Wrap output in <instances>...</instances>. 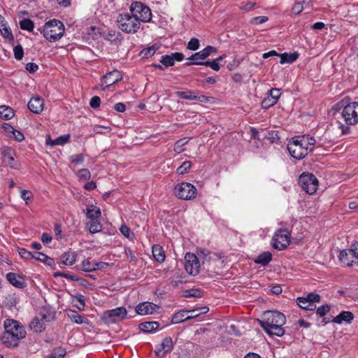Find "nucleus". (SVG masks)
Here are the masks:
<instances>
[{"label": "nucleus", "mask_w": 358, "mask_h": 358, "mask_svg": "<svg viewBox=\"0 0 358 358\" xmlns=\"http://www.w3.org/2000/svg\"><path fill=\"white\" fill-rule=\"evenodd\" d=\"M354 315L350 311H343L333 319V322L337 324H341L343 322L350 323L353 320Z\"/></svg>", "instance_id": "30"}, {"label": "nucleus", "mask_w": 358, "mask_h": 358, "mask_svg": "<svg viewBox=\"0 0 358 358\" xmlns=\"http://www.w3.org/2000/svg\"><path fill=\"white\" fill-rule=\"evenodd\" d=\"M66 355V350L62 348H57L45 358H64Z\"/></svg>", "instance_id": "44"}, {"label": "nucleus", "mask_w": 358, "mask_h": 358, "mask_svg": "<svg viewBox=\"0 0 358 358\" xmlns=\"http://www.w3.org/2000/svg\"><path fill=\"white\" fill-rule=\"evenodd\" d=\"M101 215V209L94 205H90L87 207L86 216L91 220L99 219Z\"/></svg>", "instance_id": "29"}, {"label": "nucleus", "mask_w": 358, "mask_h": 358, "mask_svg": "<svg viewBox=\"0 0 358 358\" xmlns=\"http://www.w3.org/2000/svg\"><path fill=\"white\" fill-rule=\"evenodd\" d=\"M189 141L188 138H183L177 141L174 145L173 150L177 153H181L184 151L183 146Z\"/></svg>", "instance_id": "43"}, {"label": "nucleus", "mask_w": 358, "mask_h": 358, "mask_svg": "<svg viewBox=\"0 0 358 358\" xmlns=\"http://www.w3.org/2000/svg\"><path fill=\"white\" fill-rule=\"evenodd\" d=\"M280 96V90L277 88H273L270 90L269 94L264 99L262 102V106L264 108H268L271 106L275 105Z\"/></svg>", "instance_id": "17"}, {"label": "nucleus", "mask_w": 358, "mask_h": 358, "mask_svg": "<svg viewBox=\"0 0 358 358\" xmlns=\"http://www.w3.org/2000/svg\"><path fill=\"white\" fill-rule=\"evenodd\" d=\"M40 318L45 324L55 319V311L48 308H43L40 311Z\"/></svg>", "instance_id": "26"}, {"label": "nucleus", "mask_w": 358, "mask_h": 358, "mask_svg": "<svg viewBox=\"0 0 358 358\" xmlns=\"http://www.w3.org/2000/svg\"><path fill=\"white\" fill-rule=\"evenodd\" d=\"M101 103V99L97 96H93L90 102V105L92 108H96L100 106Z\"/></svg>", "instance_id": "61"}, {"label": "nucleus", "mask_w": 358, "mask_h": 358, "mask_svg": "<svg viewBox=\"0 0 358 358\" xmlns=\"http://www.w3.org/2000/svg\"><path fill=\"white\" fill-rule=\"evenodd\" d=\"M101 29L95 26H90L85 29V35L87 40L96 39L101 35Z\"/></svg>", "instance_id": "32"}, {"label": "nucleus", "mask_w": 358, "mask_h": 358, "mask_svg": "<svg viewBox=\"0 0 358 358\" xmlns=\"http://www.w3.org/2000/svg\"><path fill=\"white\" fill-rule=\"evenodd\" d=\"M338 259L340 262L345 266H352L356 263L352 250L341 251Z\"/></svg>", "instance_id": "19"}, {"label": "nucleus", "mask_w": 358, "mask_h": 358, "mask_svg": "<svg viewBox=\"0 0 358 358\" xmlns=\"http://www.w3.org/2000/svg\"><path fill=\"white\" fill-rule=\"evenodd\" d=\"M14 129H15L8 123H4L2 125L3 132L9 137H11V134L14 131Z\"/></svg>", "instance_id": "58"}, {"label": "nucleus", "mask_w": 358, "mask_h": 358, "mask_svg": "<svg viewBox=\"0 0 358 358\" xmlns=\"http://www.w3.org/2000/svg\"><path fill=\"white\" fill-rule=\"evenodd\" d=\"M62 259L65 265L71 266L76 260V254L73 251L64 252L62 256Z\"/></svg>", "instance_id": "34"}, {"label": "nucleus", "mask_w": 358, "mask_h": 358, "mask_svg": "<svg viewBox=\"0 0 358 358\" xmlns=\"http://www.w3.org/2000/svg\"><path fill=\"white\" fill-rule=\"evenodd\" d=\"M185 269L190 275H196L199 273L200 262L194 253L187 252L185 256Z\"/></svg>", "instance_id": "10"}, {"label": "nucleus", "mask_w": 358, "mask_h": 358, "mask_svg": "<svg viewBox=\"0 0 358 358\" xmlns=\"http://www.w3.org/2000/svg\"><path fill=\"white\" fill-rule=\"evenodd\" d=\"M196 315H187V311L185 310H180L174 314L172 317L171 322L173 324H179L184 321L196 318Z\"/></svg>", "instance_id": "23"}, {"label": "nucleus", "mask_w": 358, "mask_h": 358, "mask_svg": "<svg viewBox=\"0 0 358 358\" xmlns=\"http://www.w3.org/2000/svg\"><path fill=\"white\" fill-rule=\"evenodd\" d=\"M196 188L189 182H181L175 186L174 194L181 199L190 200L194 199L196 195Z\"/></svg>", "instance_id": "7"}, {"label": "nucleus", "mask_w": 358, "mask_h": 358, "mask_svg": "<svg viewBox=\"0 0 358 358\" xmlns=\"http://www.w3.org/2000/svg\"><path fill=\"white\" fill-rule=\"evenodd\" d=\"M176 95L181 99L186 100H195L201 103H208L210 97L203 94H199L198 92L194 90L178 91Z\"/></svg>", "instance_id": "13"}, {"label": "nucleus", "mask_w": 358, "mask_h": 358, "mask_svg": "<svg viewBox=\"0 0 358 358\" xmlns=\"http://www.w3.org/2000/svg\"><path fill=\"white\" fill-rule=\"evenodd\" d=\"M15 113L13 110L7 106H0V117L1 119L8 120L13 117Z\"/></svg>", "instance_id": "35"}, {"label": "nucleus", "mask_w": 358, "mask_h": 358, "mask_svg": "<svg viewBox=\"0 0 358 358\" xmlns=\"http://www.w3.org/2000/svg\"><path fill=\"white\" fill-rule=\"evenodd\" d=\"M122 76L117 70L107 73L101 80L100 86L103 90L121 80Z\"/></svg>", "instance_id": "12"}, {"label": "nucleus", "mask_w": 358, "mask_h": 358, "mask_svg": "<svg viewBox=\"0 0 358 358\" xmlns=\"http://www.w3.org/2000/svg\"><path fill=\"white\" fill-rule=\"evenodd\" d=\"M21 198L28 203V201L31 200L33 198V194L30 191L23 189L21 191Z\"/></svg>", "instance_id": "55"}, {"label": "nucleus", "mask_w": 358, "mask_h": 358, "mask_svg": "<svg viewBox=\"0 0 358 358\" xmlns=\"http://www.w3.org/2000/svg\"><path fill=\"white\" fill-rule=\"evenodd\" d=\"M20 27L23 30L33 31L34 24L30 19H23L20 22Z\"/></svg>", "instance_id": "45"}, {"label": "nucleus", "mask_w": 358, "mask_h": 358, "mask_svg": "<svg viewBox=\"0 0 358 358\" xmlns=\"http://www.w3.org/2000/svg\"><path fill=\"white\" fill-rule=\"evenodd\" d=\"M303 10V6L301 3H296L292 9V11L295 15H299Z\"/></svg>", "instance_id": "63"}, {"label": "nucleus", "mask_w": 358, "mask_h": 358, "mask_svg": "<svg viewBox=\"0 0 358 358\" xmlns=\"http://www.w3.org/2000/svg\"><path fill=\"white\" fill-rule=\"evenodd\" d=\"M192 64H194V65H205L206 66H210L212 69H213L215 71H218L220 70V66L219 63L217 62H216L215 59L213 60L212 62H209V61L204 62H187L186 64V65H187V66L192 65Z\"/></svg>", "instance_id": "37"}, {"label": "nucleus", "mask_w": 358, "mask_h": 358, "mask_svg": "<svg viewBox=\"0 0 358 358\" xmlns=\"http://www.w3.org/2000/svg\"><path fill=\"white\" fill-rule=\"evenodd\" d=\"M271 254L268 252H265L259 255L255 259V262L262 264V266H266L271 261Z\"/></svg>", "instance_id": "36"}, {"label": "nucleus", "mask_w": 358, "mask_h": 358, "mask_svg": "<svg viewBox=\"0 0 358 358\" xmlns=\"http://www.w3.org/2000/svg\"><path fill=\"white\" fill-rule=\"evenodd\" d=\"M187 49L190 50H196L199 48V41L196 38H192L187 43Z\"/></svg>", "instance_id": "53"}, {"label": "nucleus", "mask_w": 358, "mask_h": 358, "mask_svg": "<svg viewBox=\"0 0 358 358\" xmlns=\"http://www.w3.org/2000/svg\"><path fill=\"white\" fill-rule=\"evenodd\" d=\"M315 140L313 136L303 135L295 136L287 144L290 155L296 159L304 158L315 148Z\"/></svg>", "instance_id": "2"}, {"label": "nucleus", "mask_w": 358, "mask_h": 358, "mask_svg": "<svg viewBox=\"0 0 358 358\" xmlns=\"http://www.w3.org/2000/svg\"><path fill=\"white\" fill-rule=\"evenodd\" d=\"M129 11L141 23L149 22L152 20L150 8L141 1H134L129 6Z\"/></svg>", "instance_id": "6"}, {"label": "nucleus", "mask_w": 358, "mask_h": 358, "mask_svg": "<svg viewBox=\"0 0 358 358\" xmlns=\"http://www.w3.org/2000/svg\"><path fill=\"white\" fill-rule=\"evenodd\" d=\"M297 305L305 310H312L315 309L316 306L313 303H310L306 297H298L296 299Z\"/></svg>", "instance_id": "33"}, {"label": "nucleus", "mask_w": 358, "mask_h": 358, "mask_svg": "<svg viewBox=\"0 0 358 358\" xmlns=\"http://www.w3.org/2000/svg\"><path fill=\"white\" fill-rule=\"evenodd\" d=\"M160 62L166 67L172 66L174 64V58L171 55H163L161 57Z\"/></svg>", "instance_id": "50"}, {"label": "nucleus", "mask_w": 358, "mask_h": 358, "mask_svg": "<svg viewBox=\"0 0 358 358\" xmlns=\"http://www.w3.org/2000/svg\"><path fill=\"white\" fill-rule=\"evenodd\" d=\"M39 31L47 41L54 43L63 36L65 28L61 21L54 19L47 22L42 29H39Z\"/></svg>", "instance_id": "4"}, {"label": "nucleus", "mask_w": 358, "mask_h": 358, "mask_svg": "<svg viewBox=\"0 0 358 358\" xmlns=\"http://www.w3.org/2000/svg\"><path fill=\"white\" fill-rule=\"evenodd\" d=\"M173 348V340L171 337H166L162 343L156 345L155 353L158 357H163L166 353L172 350Z\"/></svg>", "instance_id": "14"}, {"label": "nucleus", "mask_w": 358, "mask_h": 358, "mask_svg": "<svg viewBox=\"0 0 358 358\" xmlns=\"http://www.w3.org/2000/svg\"><path fill=\"white\" fill-rule=\"evenodd\" d=\"M33 259L44 262L47 265H51L53 262V259L52 258L40 252H34Z\"/></svg>", "instance_id": "40"}, {"label": "nucleus", "mask_w": 358, "mask_h": 358, "mask_svg": "<svg viewBox=\"0 0 358 358\" xmlns=\"http://www.w3.org/2000/svg\"><path fill=\"white\" fill-rule=\"evenodd\" d=\"M14 157L12 155L4 156L3 162L6 163L8 166H10L11 168H15V164H14Z\"/></svg>", "instance_id": "64"}, {"label": "nucleus", "mask_w": 358, "mask_h": 358, "mask_svg": "<svg viewBox=\"0 0 358 358\" xmlns=\"http://www.w3.org/2000/svg\"><path fill=\"white\" fill-rule=\"evenodd\" d=\"M109 322H117L127 317V311L124 307H118L107 312Z\"/></svg>", "instance_id": "16"}, {"label": "nucleus", "mask_w": 358, "mask_h": 358, "mask_svg": "<svg viewBox=\"0 0 358 358\" xmlns=\"http://www.w3.org/2000/svg\"><path fill=\"white\" fill-rule=\"evenodd\" d=\"M330 308L328 306H320L316 311V314L320 317H324L329 311Z\"/></svg>", "instance_id": "56"}, {"label": "nucleus", "mask_w": 358, "mask_h": 358, "mask_svg": "<svg viewBox=\"0 0 358 358\" xmlns=\"http://www.w3.org/2000/svg\"><path fill=\"white\" fill-rule=\"evenodd\" d=\"M117 23L122 31L128 34L136 33L141 27V22L131 13L120 14Z\"/></svg>", "instance_id": "5"}, {"label": "nucleus", "mask_w": 358, "mask_h": 358, "mask_svg": "<svg viewBox=\"0 0 358 358\" xmlns=\"http://www.w3.org/2000/svg\"><path fill=\"white\" fill-rule=\"evenodd\" d=\"M28 108L34 113L38 114L42 112L44 107V101L39 96L32 97L28 103Z\"/></svg>", "instance_id": "20"}, {"label": "nucleus", "mask_w": 358, "mask_h": 358, "mask_svg": "<svg viewBox=\"0 0 358 358\" xmlns=\"http://www.w3.org/2000/svg\"><path fill=\"white\" fill-rule=\"evenodd\" d=\"M159 324L157 322H145L139 325V329L145 333H153L158 329Z\"/></svg>", "instance_id": "27"}, {"label": "nucleus", "mask_w": 358, "mask_h": 358, "mask_svg": "<svg viewBox=\"0 0 358 358\" xmlns=\"http://www.w3.org/2000/svg\"><path fill=\"white\" fill-rule=\"evenodd\" d=\"M73 302L74 303V306L80 310H83L85 307V298L83 295L80 294H76L73 296Z\"/></svg>", "instance_id": "38"}, {"label": "nucleus", "mask_w": 358, "mask_h": 358, "mask_svg": "<svg viewBox=\"0 0 358 358\" xmlns=\"http://www.w3.org/2000/svg\"><path fill=\"white\" fill-rule=\"evenodd\" d=\"M0 31L5 38L13 39V36L10 28L8 26L5 18L0 15Z\"/></svg>", "instance_id": "25"}, {"label": "nucleus", "mask_w": 358, "mask_h": 358, "mask_svg": "<svg viewBox=\"0 0 358 358\" xmlns=\"http://www.w3.org/2000/svg\"><path fill=\"white\" fill-rule=\"evenodd\" d=\"M341 116L345 125L341 124L339 128L342 134H347L350 132V126L358 124V102H350L344 106Z\"/></svg>", "instance_id": "3"}, {"label": "nucleus", "mask_w": 358, "mask_h": 358, "mask_svg": "<svg viewBox=\"0 0 358 358\" xmlns=\"http://www.w3.org/2000/svg\"><path fill=\"white\" fill-rule=\"evenodd\" d=\"M306 297L308 301H309L310 303H313L314 304L316 302H319L320 301V296L318 294L313 292L309 293Z\"/></svg>", "instance_id": "57"}, {"label": "nucleus", "mask_w": 358, "mask_h": 358, "mask_svg": "<svg viewBox=\"0 0 358 358\" xmlns=\"http://www.w3.org/2000/svg\"><path fill=\"white\" fill-rule=\"evenodd\" d=\"M25 69L27 71L32 73L36 72L38 69V66L35 63L29 62L26 64Z\"/></svg>", "instance_id": "62"}, {"label": "nucleus", "mask_w": 358, "mask_h": 358, "mask_svg": "<svg viewBox=\"0 0 358 358\" xmlns=\"http://www.w3.org/2000/svg\"><path fill=\"white\" fill-rule=\"evenodd\" d=\"M18 253L20 257L24 259H33L34 253L27 250L25 248H19Z\"/></svg>", "instance_id": "54"}, {"label": "nucleus", "mask_w": 358, "mask_h": 358, "mask_svg": "<svg viewBox=\"0 0 358 358\" xmlns=\"http://www.w3.org/2000/svg\"><path fill=\"white\" fill-rule=\"evenodd\" d=\"M201 292L199 289H189L186 291L185 296L201 297Z\"/></svg>", "instance_id": "60"}, {"label": "nucleus", "mask_w": 358, "mask_h": 358, "mask_svg": "<svg viewBox=\"0 0 358 358\" xmlns=\"http://www.w3.org/2000/svg\"><path fill=\"white\" fill-rule=\"evenodd\" d=\"M69 138L70 135L69 134L60 136L54 140H52L50 136H47L45 143L46 145L52 147L55 145H64L69 141Z\"/></svg>", "instance_id": "22"}, {"label": "nucleus", "mask_w": 358, "mask_h": 358, "mask_svg": "<svg viewBox=\"0 0 358 358\" xmlns=\"http://www.w3.org/2000/svg\"><path fill=\"white\" fill-rule=\"evenodd\" d=\"M152 252L153 257L157 262L162 263L165 260V252L160 245H154L152 246Z\"/></svg>", "instance_id": "31"}, {"label": "nucleus", "mask_w": 358, "mask_h": 358, "mask_svg": "<svg viewBox=\"0 0 358 358\" xmlns=\"http://www.w3.org/2000/svg\"><path fill=\"white\" fill-rule=\"evenodd\" d=\"M297 57L298 56L296 54H282L280 55V63H292L297 59Z\"/></svg>", "instance_id": "48"}, {"label": "nucleus", "mask_w": 358, "mask_h": 358, "mask_svg": "<svg viewBox=\"0 0 358 358\" xmlns=\"http://www.w3.org/2000/svg\"><path fill=\"white\" fill-rule=\"evenodd\" d=\"M76 176L79 180L87 181L90 180L91 173L87 169H82L77 172Z\"/></svg>", "instance_id": "46"}, {"label": "nucleus", "mask_w": 358, "mask_h": 358, "mask_svg": "<svg viewBox=\"0 0 358 358\" xmlns=\"http://www.w3.org/2000/svg\"><path fill=\"white\" fill-rule=\"evenodd\" d=\"M268 20V17L266 16H258L253 17L250 20V23L255 24H261L266 22Z\"/></svg>", "instance_id": "59"}, {"label": "nucleus", "mask_w": 358, "mask_h": 358, "mask_svg": "<svg viewBox=\"0 0 358 358\" xmlns=\"http://www.w3.org/2000/svg\"><path fill=\"white\" fill-rule=\"evenodd\" d=\"M4 331L12 333V334H19L21 331H26L24 327L17 320L13 319H6L3 322Z\"/></svg>", "instance_id": "15"}, {"label": "nucleus", "mask_w": 358, "mask_h": 358, "mask_svg": "<svg viewBox=\"0 0 358 358\" xmlns=\"http://www.w3.org/2000/svg\"><path fill=\"white\" fill-rule=\"evenodd\" d=\"M158 307L150 302H143L136 307V312L141 315H151L155 313Z\"/></svg>", "instance_id": "18"}, {"label": "nucleus", "mask_w": 358, "mask_h": 358, "mask_svg": "<svg viewBox=\"0 0 358 358\" xmlns=\"http://www.w3.org/2000/svg\"><path fill=\"white\" fill-rule=\"evenodd\" d=\"M13 52L16 59L20 60L22 59L24 55V50L21 45L15 46L13 48Z\"/></svg>", "instance_id": "52"}, {"label": "nucleus", "mask_w": 358, "mask_h": 358, "mask_svg": "<svg viewBox=\"0 0 358 358\" xmlns=\"http://www.w3.org/2000/svg\"><path fill=\"white\" fill-rule=\"evenodd\" d=\"M290 243V234L285 229H280L274 234L272 238L273 247L278 250L286 248Z\"/></svg>", "instance_id": "9"}, {"label": "nucleus", "mask_w": 358, "mask_h": 358, "mask_svg": "<svg viewBox=\"0 0 358 358\" xmlns=\"http://www.w3.org/2000/svg\"><path fill=\"white\" fill-rule=\"evenodd\" d=\"M216 49L210 45L207 46L204 49L201 51L196 52L199 59H205L207 58L211 53L216 52Z\"/></svg>", "instance_id": "39"}, {"label": "nucleus", "mask_w": 358, "mask_h": 358, "mask_svg": "<svg viewBox=\"0 0 358 358\" xmlns=\"http://www.w3.org/2000/svg\"><path fill=\"white\" fill-rule=\"evenodd\" d=\"M26 331H21L19 334H12V333H8V331H4L1 336V341L8 348L16 347L19 341L26 336Z\"/></svg>", "instance_id": "11"}, {"label": "nucleus", "mask_w": 358, "mask_h": 358, "mask_svg": "<svg viewBox=\"0 0 358 358\" xmlns=\"http://www.w3.org/2000/svg\"><path fill=\"white\" fill-rule=\"evenodd\" d=\"M157 50H158V47H157L156 45H152L149 48H144L141 52V55H142L143 57L148 58V57L152 56L156 52V51Z\"/></svg>", "instance_id": "49"}, {"label": "nucleus", "mask_w": 358, "mask_h": 358, "mask_svg": "<svg viewBox=\"0 0 358 358\" xmlns=\"http://www.w3.org/2000/svg\"><path fill=\"white\" fill-rule=\"evenodd\" d=\"M67 315L71 322L78 324H88V320L83 315H80L77 311L69 310L67 312Z\"/></svg>", "instance_id": "24"}, {"label": "nucleus", "mask_w": 358, "mask_h": 358, "mask_svg": "<svg viewBox=\"0 0 358 358\" xmlns=\"http://www.w3.org/2000/svg\"><path fill=\"white\" fill-rule=\"evenodd\" d=\"M286 322L285 316L277 310H268L264 313L259 323L263 329L270 336L281 337L285 334L282 326Z\"/></svg>", "instance_id": "1"}, {"label": "nucleus", "mask_w": 358, "mask_h": 358, "mask_svg": "<svg viewBox=\"0 0 358 358\" xmlns=\"http://www.w3.org/2000/svg\"><path fill=\"white\" fill-rule=\"evenodd\" d=\"M299 185L306 193L314 194L318 187V180L313 173H302L299 178Z\"/></svg>", "instance_id": "8"}, {"label": "nucleus", "mask_w": 358, "mask_h": 358, "mask_svg": "<svg viewBox=\"0 0 358 358\" xmlns=\"http://www.w3.org/2000/svg\"><path fill=\"white\" fill-rule=\"evenodd\" d=\"M70 162L75 164H81L84 162V156L82 154L73 155L69 158Z\"/></svg>", "instance_id": "51"}, {"label": "nucleus", "mask_w": 358, "mask_h": 358, "mask_svg": "<svg viewBox=\"0 0 358 358\" xmlns=\"http://www.w3.org/2000/svg\"><path fill=\"white\" fill-rule=\"evenodd\" d=\"M192 167V163L189 161L184 162L176 170L178 175H184L187 173Z\"/></svg>", "instance_id": "47"}, {"label": "nucleus", "mask_w": 358, "mask_h": 358, "mask_svg": "<svg viewBox=\"0 0 358 358\" xmlns=\"http://www.w3.org/2000/svg\"><path fill=\"white\" fill-rule=\"evenodd\" d=\"M45 323L40 317H35L29 323V329L34 332H41L45 329Z\"/></svg>", "instance_id": "28"}, {"label": "nucleus", "mask_w": 358, "mask_h": 358, "mask_svg": "<svg viewBox=\"0 0 358 358\" xmlns=\"http://www.w3.org/2000/svg\"><path fill=\"white\" fill-rule=\"evenodd\" d=\"M89 230L91 233L94 234L101 230L102 226L99 222V219L91 220L88 223Z\"/></svg>", "instance_id": "42"}, {"label": "nucleus", "mask_w": 358, "mask_h": 358, "mask_svg": "<svg viewBox=\"0 0 358 358\" xmlns=\"http://www.w3.org/2000/svg\"><path fill=\"white\" fill-rule=\"evenodd\" d=\"M7 280L13 286L17 288H23L25 287V281L22 276L15 273H8L6 274Z\"/></svg>", "instance_id": "21"}, {"label": "nucleus", "mask_w": 358, "mask_h": 358, "mask_svg": "<svg viewBox=\"0 0 358 358\" xmlns=\"http://www.w3.org/2000/svg\"><path fill=\"white\" fill-rule=\"evenodd\" d=\"M79 268L86 272L93 271L97 269V267L94 265V263L91 262L88 259H84L79 266Z\"/></svg>", "instance_id": "41"}]
</instances>
